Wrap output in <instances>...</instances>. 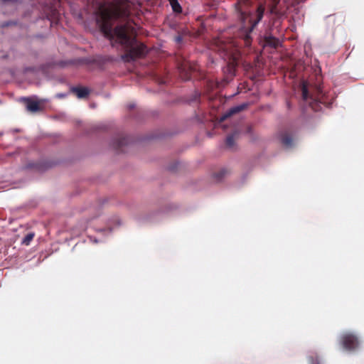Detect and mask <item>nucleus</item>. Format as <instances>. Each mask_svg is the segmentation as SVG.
<instances>
[{
	"instance_id": "f257e3e1",
	"label": "nucleus",
	"mask_w": 364,
	"mask_h": 364,
	"mask_svg": "<svg viewBox=\"0 0 364 364\" xmlns=\"http://www.w3.org/2000/svg\"><path fill=\"white\" fill-rule=\"evenodd\" d=\"M96 14L97 22L104 36L114 40L124 48L122 60L131 62L146 55V46L136 40V32L129 18V11L125 0L118 1L109 7L100 3Z\"/></svg>"
},
{
	"instance_id": "f03ea898",
	"label": "nucleus",
	"mask_w": 364,
	"mask_h": 364,
	"mask_svg": "<svg viewBox=\"0 0 364 364\" xmlns=\"http://www.w3.org/2000/svg\"><path fill=\"white\" fill-rule=\"evenodd\" d=\"M256 0H237L235 4L237 17L242 23V38L246 46L252 42L251 33L262 19L264 11L267 9L271 14H280V0H257L255 10L252 9Z\"/></svg>"
},
{
	"instance_id": "7ed1b4c3",
	"label": "nucleus",
	"mask_w": 364,
	"mask_h": 364,
	"mask_svg": "<svg viewBox=\"0 0 364 364\" xmlns=\"http://www.w3.org/2000/svg\"><path fill=\"white\" fill-rule=\"evenodd\" d=\"M314 94L310 93L306 84L304 82L301 85L302 99L314 111H318L320 109V103H325L324 94L321 87H316Z\"/></svg>"
},
{
	"instance_id": "20e7f679",
	"label": "nucleus",
	"mask_w": 364,
	"mask_h": 364,
	"mask_svg": "<svg viewBox=\"0 0 364 364\" xmlns=\"http://www.w3.org/2000/svg\"><path fill=\"white\" fill-rule=\"evenodd\" d=\"M180 76L183 80H188L191 77V73L198 70V65L187 60H183L178 65Z\"/></svg>"
},
{
	"instance_id": "39448f33",
	"label": "nucleus",
	"mask_w": 364,
	"mask_h": 364,
	"mask_svg": "<svg viewBox=\"0 0 364 364\" xmlns=\"http://www.w3.org/2000/svg\"><path fill=\"white\" fill-rule=\"evenodd\" d=\"M341 343L344 349L351 351L358 348L359 341L355 335L346 333L341 336Z\"/></svg>"
},
{
	"instance_id": "423d86ee",
	"label": "nucleus",
	"mask_w": 364,
	"mask_h": 364,
	"mask_svg": "<svg viewBox=\"0 0 364 364\" xmlns=\"http://www.w3.org/2000/svg\"><path fill=\"white\" fill-rule=\"evenodd\" d=\"M279 141L285 148H291L294 146L295 139L289 131H283L279 134Z\"/></svg>"
},
{
	"instance_id": "0eeeda50",
	"label": "nucleus",
	"mask_w": 364,
	"mask_h": 364,
	"mask_svg": "<svg viewBox=\"0 0 364 364\" xmlns=\"http://www.w3.org/2000/svg\"><path fill=\"white\" fill-rule=\"evenodd\" d=\"M20 102L24 103L26 105L27 110L31 112H36L43 109L40 102L32 100L31 97H21Z\"/></svg>"
},
{
	"instance_id": "6e6552de",
	"label": "nucleus",
	"mask_w": 364,
	"mask_h": 364,
	"mask_svg": "<svg viewBox=\"0 0 364 364\" xmlns=\"http://www.w3.org/2000/svg\"><path fill=\"white\" fill-rule=\"evenodd\" d=\"M131 142V139L128 136H119L113 141V147L118 151H123L124 146L128 145Z\"/></svg>"
},
{
	"instance_id": "1a4fd4ad",
	"label": "nucleus",
	"mask_w": 364,
	"mask_h": 364,
	"mask_svg": "<svg viewBox=\"0 0 364 364\" xmlns=\"http://www.w3.org/2000/svg\"><path fill=\"white\" fill-rule=\"evenodd\" d=\"M247 105L246 104H242L230 108L220 117V121L223 122L226 120L233 114L244 110L247 107Z\"/></svg>"
},
{
	"instance_id": "9d476101",
	"label": "nucleus",
	"mask_w": 364,
	"mask_h": 364,
	"mask_svg": "<svg viewBox=\"0 0 364 364\" xmlns=\"http://www.w3.org/2000/svg\"><path fill=\"white\" fill-rule=\"evenodd\" d=\"M264 46L273 48H277L281 46V42L279 38L272 36L271 34L266 35L264 38Z\"/></svg>"
},
{
	"instance_id": "9b49d317",
	"label": "nucleus",
	"mask_w": 364,
	"mask_h": 364,
	"mask_svg": "<svg viewBox=\"0 0 364 364\" xmlns=\"http://www.w3.org/2000/svg\"><path fill=\"white\" fill-rule=\"evenodd\" d=\"M71 92L75 94L80 99L85 98L90 94L89 89L85 87H73L71 88Z\"/></svg>"
},
{
	"instance_id": "f8f14e48",
	"label": "nucleus",
	"mask_w": 364,
	"mask_h": 364,
	"mask_svg": "<svg viewBox=\"0 0 364 364\" xmlns=\"http://www.w3.org/2000/svg\"><path fill=\"white\" fill-rule=\"evenodd\" d=\"M230 171L225 168H220L218 171L213 173L212 178L215 182H220L223 178L230 174Z\"/></svg>"
},
{
	"instance_id": "ddd939ff",
	"label": "nucleus",
	"mask_w": 364,
	"mask_h": 364,
	"mask_svg": "<svg viewBox=\"0 0 364 364\" xmlns=\"http://www.w3.org/2000/svg\"><path fill=\"white\" fill-rule=\"evenodd\" d=\"M240 132L238 130L233 131L231 134L227 136L225 144L228 148H233L235 141L239 138Z\"/></svg>"
},
{
	"instance_id": "4468645a",
	"label": "nucleus",
	"mask_w": 364,
	"mask_h": 364,
	"mask_svg": "<svg viewBox=\"0 0 364 364\" xmlns=\"http://www.w3.org/2000/svg\"><path fill=\"white\" fill-rule=\"evenodd\" d=\"M36 164V169L39 171H44L48 168H50L55 165L54 161H38Z\"/></svg>"
},
{
	"instance_id": "2eb2a0df",
	"label": "nucleus",
	"mask_w": 364,
	"mask_h": 364,
	"mask_svg": "<svg viewBox=\"0 0 364 364\" xmlns=\"http://www.w3.org/2000/svg\"><path fill=\"white\" fill-rule=\"evenodd\" d=\"M35 234L33 232L28 233L22 240L21 243L24 245H29L31 242L33 240Z\"/></svg>"
},
{
	"instance_id": "dca6fc26",
	"label": "nucleus",
	"mask_w": 364,
	"mask_h": 364,
	"mask_svg": "<svg viewBox=\"0 0 364 364\" xmlns=\"http://www.w3.org/2000/svg\"><path fill=\"white\" fill-rule=\"evenodd\" d=\"M168 1L170 2V4L172 6L173 11L177 12V13L181 12V7L177 0H168Z\"/></svg>"
},
{
	"instance_id": "f3484780",
	"label": "nucleus",
	"mask_w": 364,
	"mask_h": 364,
	"mask_svg": "<svg viewBox=\"0 0 364 364\" xmlns=\"http://www.w3.org/2000/svg\"><path fill=\"white\" fill-rule=\"evenodd\" d=\"M179 161H174V166L170 167V171H176L177 167L179 166Z\"/></svg>"
},
{
	"instance_id": "a211bd4d",
	"label": "nucleus",
	"mask_w": 364,
	"mask_h": 364,
	"mask_svg": "<svg viewBox=\"0 0 364 364\" xmlns=\"http://www.w3.org/2000/svg\"><path fill=\"white\" fill-rule=\"evenodd\" d=\"M200 97V94L198 92L195 93L194 99L193 100L196 101L198 100Z\"/></svg>"
},
{
	"instance_id": "6ab92c4d",
	"label": "nucleus",
	"mask_w": 364,
	"mask_h": 364,
	"mask_svg": "<svg viewBox=\"0 0 364 364\" xmlns=\"http://www.w3.org/2000/svg\"><path fill=\"white\" fill-rule=\"evenodd\" d=\"M175 40L177 43H180L182 41V37L181 36H178L175 38Z\"/></svg>"
},
{
	"instance_id": "aec40b11",
	"label": "nucleus",
	"mask_w": 364,
	"mask_h": 364,
	"mask_svg": "<svg viewBox=\"0 0 364 364\" xmlns=\"http://www.w3.org/2000/svg\"><path fill=\"white\" fill-rule=\"evenodd\" d=\"M134 107H135V105H134V104H129V105H128V108H129V109H132L134 108Z\"/></svg>"
},
{
	"instance_id": "412c9836",
	"label": "nucleus",
	"mask_w": 364,
	"mask_h": 364,
	"mask_svg": "<svg viewBox=\"0 0 364 364\" xmlns=\"http://www.w3.org/2000/svg\"><path fill=\"white\" fill-rule=\"evenodd\" d=\"M287 106L289 109L290 108V102L288 101L287 102Z\"/></svg>"
},
{
	"instance_id": "4be33fe9",
	"label": "nucleus",
	"mask_w": 364,
	"mask_h": 364,
	"mask_svg": "<svg viewBox=\"0 0 364 364\" xmlns=\"http://www.w3.org/2000/svg\"><path fill=\"white\" fill-rule=\"evenodd\" d=\"M250 131H251V127H248V129H247V132H250Z\"/></svg>"
}]
</instances>
